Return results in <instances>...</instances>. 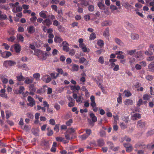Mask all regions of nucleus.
<instances>
[{
    "mask_svg": "<svg viewBox=\"0 0 154 154\" xmlns=\"http://www.w3.org/2000/svg\"><path fill=\"white\" fill-rule=\"evenodd\" d=\"M16 64L15 62L12 60H5L3 62V66H5L6 68H8L9 66H12Z\"/></svg>",
    "mask_w": 154,
    "mask_h": 154,
    "instance_id": "obj_1",
    "label": "nucleus"
},
{
    "mask_svg": "<svg viewBox=\"0 0 154 154\" xmlns=\"http://www.w3.org/2000/svg\"><path fill=\"white\" fill-rule=\"evenodd\" d=\"M97 79L99 80H96L95 81L97 83L98 86L101 88L102 92L104 94H106V92L105 91L104 87L102 86L101 85V83L102 82L103 80L102 79H100L99 78H97Z\"/></svg>",
    "mask_w": 154,
    "mask_h": 154,
    "instance_id": "obj_2",
    "label": "nucleus"
},
{
    "mask_svg": "<svg viewBox=\"0 0 154 154\" xmlns=\"http://www.w3.org/2000/svg\"><path fill=\"white\" fill-rule=\"evenodd\" d=\"M86 133L81 136L83 140H85L91 134L92 131L90 129H86L85 130Z\"/></svg>",
    "mask_w": 154,
    "mask_h": 154,
    "instance_id": "obj_3",
    "label": "nucleus"
},
{
    "mask_svg": "<svg viewBox=\"0 0 154 154\" xmlns=\"http://www.w3.org/2000/svg\"><path fill=\"white\" fill-rule=\"evenodd\" d=\"M12 54L9 51H5L1 53V56L3 58H7L11 55Z\"/></svg>",
    "mask_w": 154,
    "mask_h": 154,
    "instance_id": "obj_4",
    "label": "nucleus"
},
{
    "mask_svg": "<svg viewBox=\"0 0 154 154\" xmlns=\"http://www.w3.org/2000/svg\"><path fill=\"white\" fill-rule=\"evenodd\" d=\"M115 54L118 55L117 58L119 59H124L125 56L123 55H122L123 52L122 51H116L115 52Z\"/></svg>",
    "mask_w": 154,
    "mask_h": 154,
    "instance_id": "obj_5",
    "label": "nucleus"
},
{
    "mask_svg": "<svg viewBox=\"0 0 154 154\" xmlns=\"http://www.w3.org/2000/svg\"><path fill=\"white\" fill-rule=\"evenodd\" d=\"M112 22L110 20L103 21L101 23V25L103 26H110L112 25Z\"/></svg>",
    "mask_w": 154,
    "mask_h": 154,
    "instance_id": "obj_6",
    "label": "nucleus"
},
{
    "mask_svg": "<svg viewBox=\"0 0 154 154\" xmlns=\"http://www.w3.org/2000/svg\"><path fill=\"white\" fill-rule=\"evenodd\" d=\"M63 41L60 36L55 35L54 38V42L57 43H60Z\"/></svg>",
    "mask_w": 154,
    "mask_h": 154,
    "instance_id": "obj_7",
    "label": "nucleus"
},
{
    "mask_svg": "<svg viewBox=\"0 0 154 154\" xmlns=\"http://www.w3.org/2000/svg\"><path fill=\"white\" fill-rule=\"evenodd\" d=\"M137 127L140 128H144L145 126V123L142 120L138 121L137 123Z\"/></svg>",
    "mask_w": 154,
    "mask_h": 154,
    "instance_id": "obj_8",
    "label": "nucleus"
},
{
    "mask_svg": "<svg viewBox=\"0 0 154 154\" xmlns=\"http://www.w3.org/2000/svg\"><path fill=\"white\" fill-rule=\"evenodd\" d=\"M27 30L28 33L32 34L35 31V28L33 26H30L27 28Z\"/></svg>",
    "mask_w": 154,
    "mask_h": 154,
    "instance_id": "obj_9",
    "label": "nucleus"
},
{
    "mask_svg": "<svg viewBox=\"0 0 154 154\" xmlns=\"http://www.w3.org/2000/svg\"><path fill=\"white\" fill-rule=\"evenodd\" d=\"M42 23L44 25L48 26H49L52 24V22L51 20L48 18L47 19L44 20Z\"/></svg>",
    "mask_w": 154,
    "mask_h": 154,
    "instance_id": "obj_10",
    "label": "nucleus"
},
{
    "mask_svg": "<svg viewBox=\"0 0 154 154\" xmlns=\"http://www.w3.org/2000/svg\"><path fill=\"white\" fill-rule=\"evenodd\" d=\"M122 5L126 8L127 9H131L133 8V7L131 6L127 2H123L122 3Z\"/></svg>",
    "mask_w": 154,
    "mask_h": 154,
    "instance_id": "obj_11",
    "label": "nucleus"
},
{
    "mask_svg": "<svg viewBox=\"0 0 154 154\" xmlns=\"http://www.w3.org/2000/svg\"><path fill=\"white\" fill-rule=\"evenodd\" d=\"M14 49L16 53H20L21 50V47L19 44H17L14 45Z\"/></svg>",
    "mask_w": 154,
    "mask_h": 154,
    "instance_id": "obj_12",
    "label": "nucleus"
},
{
    "mask_svg": "<svg viewBox=\"0 0 154 154\" xmlns=\"http://www.w3.org/2000/svg\"><path fill=\"white\" fill-rule=\"evenodd\" d=\"M131 38L133 40L138 39L139 38V35L136 33H132L131 34Z\"/></svg>",
    "mask_w": 154,
    "mask_h": 154,
    "instance_id": "obj_13",
    "label": "nucleus"
},
{
    "mask_svg": "<svg viewBox=\"0 0 154 154\" xmlns=\"http://www.w3.org/2000/svg\"><path fill=\"white\" fill-rule=\"evenodd\" d=\"M7 18V17L5 14H3L2 11L0 10V20H6Z\"/></svg>",
    "mask_w": 154,
    "mask_h": 154,
    "instance_id": "obj_14",
    "label": "nucleus"
},
{
    "mask_svg": "<svg viewBox=\"0 0 154 154\" xmlns=\"http://www.w3.org/2000/svg\"><path fill=\"white\" fill-rule=\"evenodd\" d=\"M90 116L91 119L93 123L96 122L97 121V117L93 113H91L90 114Z\"/></svg>",
    "mask_w": 154,
    "mask_h": 154,
    "instance_id": "obj_15",
    "label": "nucleus"
},
{
    "mask_svg": "<svg viewBox=\"0 0 154 154\" xmlns=\"http://www.w3.org/2000/svg\"><path fill=\"white\" fill-rule=\"evenodd\" d=\"M72 66L71 70L72 71H78L79 68V66L76 64H72L71 65Z\"/></svg>",
    "mask_w": 154,
    "mask_h": 154,
    "instance_id": "obj_16",
    "label": "nucleus"
},
{
    "mask_svg": "<svg viewBox=\"0 0 154 154\" xmlns=\"http://www.w3.org/2000/svg\"><path fill=\"white\" fill-rule=\"evenodd\" d=\"M115 41L118 45L121 46H124V43L123 42L118 38H115Z\"/></svg>",
    "mask_w": 154,
    "mask_h": 154,
    "instance_id": "obj_17",
    "label": "nucleus"
},
{
    "mask_svg": "<svg viewBox=\"0 0 154 154\" xmlns=\"http://www.w3.org/2000/svg\"><path fill=\"white\" fill-rule=\"evenodd\" d=\"M70 89L74 92L76 90L78 91L79 90L80 87L79 85H72L70 86Z\"/></svg>",
    "mask_w": 154,
    "mask_h": 154,
    "instance_id": "obj_18",
    "label": "nucleus"
},
{
    "mask_svg": "<svg viewBox=\"0 0 154 154\" xmlns=\"http://www.w3.org/2000/svg\"><path fill=\"white\" fill-rule=\"evenodd\" d=\"M33 77L35 79L36 81H38L40 80V75L38 73H36L33 75Z\"/></svg>",
    "mask_w": 154,
    "mask_h": 154,
    "instance_id": "obj_19",
    "label": "nucleus"
},
{
    "mask_svg": "<svg viewBox=\"0 0 154 154\" xmlns=\"http://www.w3.org/2000/svg\"><path fill=\"white\" fill-rule=\"evenodd\" d=\"M33 81V78H32V79H29L28 77H27L26 79L24 81V83L25 84H29L32 83Z\"/></svg>",
    "mask_w": 154,
    "mask_h": 154,
    "instance_id": "obj_20",
    "label": "nucleus"
},
{
    "mask_svg": "<svg viewBox=\"0 0 154 154\" xmlns=\"http://www.w3.org/2000/svg\"><path fill=\"white\" fill-rule=\"evenodd\" d=\"M127 55H129L131 56H132L136 52V50H128L127 51Z\"/></svg>",
    "mask_w": 154,
    "mask_h": 154,
    "instance_id": "obj_21",
    "label": "nucleus"
},
{
    "mask_svg": "<svg viewBox=\"0 0 154 154\" xmlns=\"http://www.w3.org/2000/svg\"><path fill=\"white\" fill-rule=\"evenodd\" d=\"M133 102L132 100L127 99L124 102V104L126 105H131L132 104Z\"/></svg>",
    "mask_w": 154,
    "mask_h": 154,
    "instance_id": "obj_22",
    "label": "nucleus"
},
{
    "mask_svg": "<svg viewBox=\"0 0 154 154\" xmlns=\"http://www.w3.org/2000/svg\"><path fill=\"white\" fill-rule=\"evenodd\" d=\"M97 5L101 10H104L105 6L104 4L102 2H100L97 4Z\"/></svg>",
    "mask_w": 154,
    "mask_h": 154,
    "instance_id": "obj_23",
    "label": "nucleus"
},
{
    "mask_svg": "<svg viewBox=\"0 0 154 154\" xmlns=\"http://www.w3.org/2000/svg\"><path fill=\"white\" fill-rule=\"evenodd\" d=\"M42 145L43 146L45 147L46 149L49 148V141H48L44 140L42 142Z\"/></svg>",
    "mask_w": 154,
    "mask_h": 154,
    "instance_id": "obj_24",
    "label": "nucleus"
},
{
    "mask_svg": "<svg viewBox=\"0 0 154 154\" xmlns=\"http://www.w3.org/2000/svg\"><path fill=\"white\" fill-rule=\"evenodd\" d=\"M145 54L147 56L152 55L153 54L152 49L149 48L148 50L146 51L145 52Z\"/></svg>",
    "mask_w": 154,
    "mask_h": 154,
    "instance_id": "obj_25",
    "label": "nucleus"
},
{
    "mask_svg": "<svg viewBox=\"0 0 154 154\" xmlns=\"http://www.w3.org/2000/svg\"><path fill=\"white\" fill-rule=\"evenodd\" d=\"M109 29L108 27L107 28L103 33V36L106 37H108L109 35Z\"/></svg>",
    "mask_w": 154,
    "mask_h": 154,
    "instance_id": "obj_26",
    "label": "nucleus"
},
{
    "mask_svg": "<svg viewBox=\"0 0 154 154\" xmlns=\"http://www.w3.org/2000/svg\"><path fill=\"white\" fill-rule=\"evenodd\" d=\"M16 78L18 81H23L25 79V78L22 75L21 73L19 76H16Z\"/></svg>",
    "mask_w": 154,
    "mask_h": 154,
    "instance_id": "obj_27",
    "label": "nucleus"
},
{
    "mask_svg": "<svg viewBox=\"0 0 154 154\" xmlns=\"http://www.w3.org/2000/svg\"><path fill=\"white\" fill-rule=\"evenodd\" d=\"M133 117L134 118L133 120H136L138 119H140L141 115L139 113H135L133 115Z\"/></svg>",
    "mask_w": 154,
    "mask_h": 154,
    "instance_id": "obj_28",
    "label": "nucleus"
},
{
    "mask_svg": "<svg viewBox=\"0 0 154 154\" xmlns=\"http://www.w3.org/2000/svg\"><path fill=\"white\" fill-rule=\"evenodd\" d=\"M50 75L52 78L55 79L59 76V73L54 72L51 73Z\"/></svg>",
    "mask_w": 154,
    "mask_h": 154,
    "instance_id": "obj_29",
    "label": "nucleus"
},
{
    "mask_svg": "<svg viewBox=\"0 0 154 154\" xmlns=\"http://www.w3.org/2000/svg\"><path fill=\"white\" fill-rule=\"evenodd\" d=\"M29 91H35L36 90L34 84H31L29 85Z\"/></svg>",
    "mask_w": 154,
    "mask_h": 154,
    "instance_id": "obj_30",
    "label": "nucleus"
},
{
    "mask_svg": "<svg viewBox=\"0 0 154 154\" xmlns=\"http://www.w3.org/2000/svg\"><path fill=\"white\" fill-rule=\"evenodd\" d=\"M47 130L48 132L47 133V135L48 136H51L53 134V130L50 128H47Z\"/></svg>",
    "mask_w": 154,
    "mask_h": 154,
    "instance_id": "obj_31",
    "label": "nucleus"
},
{
    "mask_svg": "<svg viewBox=\"0 0 154 154\" xmlns=\"http://www.w3.org/2000/svg\"><path fill=\"white\" fill-rule=\"evenodd\" d=\"M97 44L101 47H102L104 45V42L103 40H99L97 42Z\"/></svg>",
    "mask_w": 154,
    "mask_h": 154,
    "instance_id": "obj_32",
    "label": "nucleus"
},
{
    "mask_svg": "<svg viewBox=\"0 0 154 154\" xmlns=\"http://www.w3.org/2000/svg\"><path fill=\"white\" fill-rule=\"evenodd\" d=\"M97 144L99 146H102L104 144V140H103L100 139L97 141Z\"/></svg>",
    "mask_w": 154,
    "mask_h": 154,
    "instance_id": "obj_33",
    "label": "nucleus"
},
{
    "mask_svg": "<svg viewBox=\"0 0 154 154\" xmlns=\"http://www.w3.org/2000/svg\"><path fill=\"white\" fill-rule=\"evenodd\" d=\"M43 105L44 106V107H47V111L48 112H49V104L48 103V102L46 101H44L43 102Z\"/></svg>",
    "mask_w": 154,
    "mask_h": 154,
    "instance_id": "obj_34",
    "label": "nucleus"
},
{
    "mask_svg": "<svg viewBox=\"0 0 154 154\" xmlns=\"http://www.w3.org/2000/svg\"><path fill=\"white\" fill-rule=\"evenodd\" d=\"M6 118L7 119L9 118L10 116L12 115L13 114L11 111H6Z\"/></svg>",
    "mask_w": 154,
    "mask_h": 154,
    "instance_id": "obj_35",
    "label": "nucleus"
},
{
    "mask_svg": "<svg viewBox=\"0 0 154 154\" xmlns=\"http://www.w3.org/2000/svg\"><path fill=\"white\" fill-rule=\"evenodd\" d=\"M17 39L19 40L20 41L23 42L24 40V38L22 35L19 34L17 35Z\"/></svg>",
    "mask_w": 154,
    "mask_h": 154,
    "instance_id": "obj_36",
    "label": "nucleus"
},
{
    "mask_svg": "<svg viewBox=\"0 0 154 154\" xmlns=\"http://www.w3.org/2000/svg\"><path fill=\"white\" fill-rule=\"evenodd\" d=\"M107 144L110 149H113L114 147V144L112 143L111 142L109 141L107 142Z\"/></svg>",
    "mask_w": 154,
    "mask_h": 154,
    "instance_id": "obj_37",
    "label": "nucleus"
},
{
    "mask_svg": "<svg viewBox=\"0 0 154 154\" xmlns=\"http://www.w3.org/2000/svg\"><path fill=\"white\" fill-rule=\"evenodd\" d=\"M25 88L23 86H20L19 88L18 93L20 94H23V91L24 90Z\"/></svg>",
    "mask_w": 154,
    "mask_h": 154,
    "instance_id": "obj_38",
    "label": "nucleus"
},
{
    "mask_svg": "<svg viewBox=\"0 0 154 154\" xmlns=\"http://www.w3.org/2000/svg\"><path fill=\"white\" fill-rule=\"evenodd\" d=\"M96 37V36L95 33H92L90 36V39L91 40H94Z\"/></svg>",
    "mask_w": 154,
    "mask_h": 154,
    "instance_id": "obj_39",
    "label": "nucleus"
},
{
    "mask_svg": "<svg viewBox=\"0 0 154 154\" xmlns=\"http://www.w3.org/2000/svg\"><path fill=\"white\" fill-rule=\"evenodd\" d=\"M8 32L10 35H13L15 33L14 30L13 28H11Z\"/></svg>",
    "mask_w": 154,
    "mask_h": 154,
    "instance_id": "obj_40",
    "label": "nucleus"
},
{
    "mask_svg": "<svg viewBox=\"0 0 154 154\" xmlns=\"http://www.w3.org/2000/svg\"><path fill=\"white\" fill-rule=\"evenodd\" d=\"M88 2L85 0H82L81 4L84 6H87L88 5Z\"/></svg>",
    "mask_w": 154,
    "mask_h": 154,
    "instance_id": "obj_41",
    "label": "nucleus"
},
{
    "mask_svg": "<svg viewBox=\"0 0 154 154\" xmlns=\"http://www.w3.org/2000/svg\"><path fill=\"white\" fill-rule=\"evenodd\" d=\"M72 122L73 121L72 119H70L68 121L66 122V124L67 126H69L71 125Z\"/></svg>",
    "mask_w": 154,
    "mask_h": 154,
    "instance_id": "obj_42",
    "label": "nucleus"
},
{
    "mask_svg": "<svg viewBox=\"0 0 154 154\" xmlns=\"http://www.w3.org/2000/svg\"><path fill=\"white\" fill-rule=\"evenodd\" d=\"M86 61L87 62L86 59L84 57H81L79 60V62L81 63H83Z\"/></svg>",
    "mask_w": 154,
    "mask_h": 154,
    "instance_id": "obj_43",
    "label": "nucleus"
},
{
    "mask_svg": "<svg viewBox=\"0 0 154 154\" xmlns=\"http://www.w3.org/2000/svg\"><path fill=\"white\" fill-rule=\"evenodd\" d=\"M39 14L41 17H43L44 18H46L47 17L46 15L44 13L43 11H41L39 13Z\"/></svg>",
    "mask_w": 154,
    "mask_h": 154,
    "instance_id": "obj_44",
    "label": "nucleus"
},
{
    "mask_svg": "<svg viewBox=\"0 0 154 154\" xmlns=\"http://www.w3.org/2000/svg\"><path fill=\"white\" fill-rule=\"evenodd\" d=\"M125 95L127 97H129L131 95V94L130 91H125L124 92Z\"/></svg>",
    "mask_w": 154,
    "mask_h": 154,
    "instance_id": "obj_45",
    "label": "nucleus"
},
{
    "mask_svg": "<svg viewBox=\"0 0 154 154\" xmlns=\"http://www.w3.org/2000/svg\"><path fill=\"white\" fill-rule=\"evenodd\" d=\"M133 148L132 146L130 145L126 149V151L127 152H131L133 150Z\"/></svg>",
    "mask_w": 154,
    "mask_h": 154,
    "instance_id": "obj_46",
    "label": "nucleus"
},
{
    "mask_svg": "<svg viewBox=\"0 0 154 154\" xmlns=\"http://www.w3.org/2000/svg\"><path fill=\"white\" fill-rule=\"evenodd\" d=\"M54 131H56L57 132H58L59 131V124H57L56 125L54 128Z\"/></svg>",
    "mask_w": 154,
    "mask_h": 154,
    "instance_id": "obj_47",
    "label": "nucleus"
},
{
    "mask_svg": "<svg viewBox=\"0 0 154 154\" xmlns=\"http://www.w3.org/2000/svg\"><path fill=\"white\" fill-rule=\"evenodd\" d=\"M126 23L128 26L129 27L134 29L135 28L134 26L131 23L128 22Z\"/></svg>",
    "mask_w": 154,
    "mask_h": 154,
    "instance_id": "obj_48",
    "label": "nucleus"
},
{
    "mask_svg": "<svg viewBox=\"0 0 154 154\" xmlns=\"http://www.w3.org/2000/svg\"><path fill=\"white\" fill-rule=\"evenodd\" d=\"M38 52L40 54H42V60H45L46 59V57L44 55L43 53V51L39 50H38Z\"/></svg>",
    "mask_w": 154,
    "mask_h": 154,
    "instance_id": "obj_49",
    "label": "nucleus"
},
{
    "mask_svg": "<svg viewBox=\"0 0 154 154\" xmlns=\"http://www.w3.org/2000/svg\"><path fill=\"white\" fill-rule=\"evenodd\" d=\"M69 54L71 55H73L75 54V51L74 49H71L69 51Z\"/></svg>",
    "mask_w": 154,
    "mask_h": 154,
    "instance_id": "obj_50",
    "label": "nucleus"
},
{
    "mask_svg": "<svg viewBox=\"0 0 154 154\" xmlns=\"http://www.w3.org/2000/svg\"><path fill=\"white\" fill-rule=\"evenodd\" d=\"M98 61L101 64H103L104 62L103 57L102 56L100 57L98 59Z\"/></svg>",
    "mask_w": 154,
    "mask_h": 154,
    "instance_id": "obj_51",
    "label": "nucleus"
},
{
    "mask_svg": "<svg viewBox=\"0 0 154 154\" xmlns=\"http://www.w3.org/2000/svg\"><path fill=\"white\" fill-rule=\"evenodd\" d=\"M35 101H34L29 102V103H27V105L31 107H32L33 106L35 105Z\"/></svg>",
    "mask_w": 154,
    "mask_h": 154,
    "instance_id": "obj_52",
    "label": "nucleus"
},
{
    "mask_svg": "<svg viewBox=\"0 0 154 154\" xmlns=\"http://www.w3.org/2000/svg\"><path fill=\"white\" fill-rule=\"evenodd\" d=\"M63 49L64 51L67 52L69 51V48L68 46H63Z\"/></svg>",
    "mask_w": 154,
    "mask_h": 154,
    "instance_id": "obj_53",
    "label": "nucleus"
},
{
    "mask_svg": "<svg viewBox=\"0 0 154 154\" xmlns=\"http://www.w3.org/2000/svg\"><path fill=\"white\" fill-rule=\"evenodd\" d=\"M147 148L150 150L154 149V144L152 145L149 144L147 145Z\"/></svg>",
    "mask_w": 154,
    "mask_h": 154,
    "instance_id": "obj_54",
    "label": "nucleus"
},
{
    "mask_svg": "<svg viewBox=\"0 0 154 154\" xmlns=\"http://www.w3.org/2000/svg\"><path fill=\"white\" fill-rule=\"evenodd\" d=\"M50 124L52 125H54L55 124V120L53 119H51L49 120Z\"/></svg>",
    "mask_w": 154,
    "mask_h": 154,
    "instance_id": "obj_55",
    "label": "nucleus"
},
{
    "mask_svg": "<svg viewBox=\"0 0 154 154\" xmlns=\"http://www.w3.org/2000/svg\"><path fill=\"white\" fill-rule=\"evenodd\" d=\"M143 98L144 100H148L149 98L150 97L148 94H145L143 95Z\"/></svg>",
    "mask_w": 154,
    "mask_h": 154,
    "instance_id": "obj_56",
    "label": "nucleus"
},
{
    "mask_svg": "<svg viewBox=\"0 0 154 154\" xmlns=\"http://www.w3.org/2000/svg\"><path fill=\"white\" fill-rule=\"evenodd\" d=\"M27 117L30 118L31 119H32L33 118L34 116L33 114L31 112H28L27 114Z\"/></svg>",
    "mask_w": 154,
    "mask_h": 154,
    "instance_id": "obj_57",
    "label": "nucleus"
},
{
    "mask_svg": "<svg viewBox=\"0 0 154 154\" xmlns=\"http://www.w3.org/2000/svg\"><path fill=\"white\" fill-rule=\"evenodd\" d=\"M15 39V38L14 36H11L9 38H7L8 41L9 42H13Z\"/></svg>",
    "mask_w": 154,
    "mask_h": 154,
    "instance_id": "obj_58",
    "label": "nucleus"
},
{
    "mask_svg": "<svg viewBox=\"0 0 154 154\" xmlns=\"http://www.w3.org/2000/svg\"><path fill=\"white\" fill-rule=\"evenodd\" d=\"M146 60L148 61L154 60V56L149 57L147 58Z\"/></svg>",
    "mask_w": 154,
    "mask_h": 154,
    "instance_id": "obj_59",
    "label": "nucleus"
},
{
    "mask_svg": "<svg viewBox=\"0 0 154 154\" xmlns=\"http://www.w3.org/2000/svg\"><path fill=\"white\" fill-rule=\"evenodd\" d=\"M154 67V61L151 62L148 66V68L149 69H152Z\"/></svg>",
    "mask_w": 154,
    "mask_h": 154,
    "instance_id": "obj_60",
    "label": "nucleus"
},
{
    "mask_svg": "<svg viewBox=\"0 0 154 154\" xmlns=\"http://www.w3.org/2000/svg\"><path fill=\"white\" fill-rule=\"evenodd\" d=\"M82 99V96H79L76 99V101L77 102L79 103L81 101Z\"/></svg>",
    "mask_w": 154,
    "mask_h": 154,
    "instance_id": "obj_61",
    "label": "nucleus"
},
{
    "mask_svg": "<svg viewBox=\"0 0 154 154\" xmlns=\"http://www.w3.org/2000/svg\"><path fill=\"white\" fill-rule=\"evenodd\" d=\"M56 71L58 72V73H60L61 74H63V71L61 68H57L56 69Z\"/></svg>",
    "mask_w": 154,
    "mask_h": 154,
    "instance_id": "obj_62",
    "label": "nucleus"
},
{
    "mask_svg": "<svg viewBox=\"0 0 154 154\" xmlns=\"http://www.w3.org/2000/svg\"><path fill=\"white\" fill-rule=\"evenodd\" d=\"M119 69V67L118 65H116L114 67L113 69V70L115 71H118Z\"/></svg>",
    "mask_w": 154,
    "mask_h": 154,
    "instance_id": "obj_63",
    "label": "nucleus"
},
{
    "mask_svg": "<svg viewBox=\"0 0 154 154\" xmlns=\"http://www.w3.org/2000/svg\"><path fill=\"white\" fill-rule=\"evenodd\" d=\"M143 101L141 99H140L139 100L137 101V105L138 106H140L142 104Z\"/></svg>",
    "mask_w": 154,
    "mask_h": 154,
    "instance_id": "obj_64",
    "label": "nucleus"
}]
</instances>
